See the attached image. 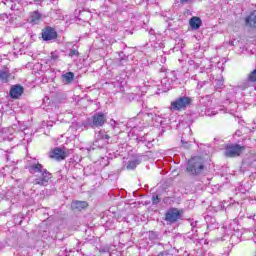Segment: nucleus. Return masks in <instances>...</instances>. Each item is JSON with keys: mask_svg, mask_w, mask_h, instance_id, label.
<instances>
[{"mask_svg": "<svg viewBox=\"0 0 256 256\" xmlns=\"http://www.w3.org/2000/svg\"><path fill=\"white\" fill-rule=\"evenodd\" d=\"M179 219H181V212L177 208H172L166 213L168 223H176Z\"/></svg>", "mask_w": 256, "mask_h": 256, "instance_id": "obj_7", "label": "nucleus"}, {"mask_svg": "<svg viewBox=\"0 0 256 256\" xmlns=\"http://www.w3.org/2000/svg\"><path fill=\"white\" fill-rule=\"evenodd\" d=\"M3 138L0 137V141L2 140Z\"/></svg>", "mask_w": 256, "mask_h": 256, "instance_id": "obj_30", "label": "nucleus"}, {"mask_svg": "<svg viewBox=\"0 0 256 256\" xmlns=\"http://www.w3.org/2000/svg\"><path fill=\"white\" fill-rule=\"evenodd\" d=\"M88 205L89 204L86 201H74L72 203L73 209H79V211H81V209L87 208Z\"/></svg>", "mask_w": 256, "mask_h": 256, "instance_id": "obj_15", "label": "nucleus"}, {"mask_svg": "<svg viewBox=\"0 0 256 256\" xmlns=\"http://www.w3.org/2000/svg\"><path fill=\"white\" fill-rule=\"evenodd\" d=\"M10 77H11V72L9 71V68H5V69L0 70V81H1V83H8Z\"/></svg>", "mask_w": 256, "mask_h": 256, "instance_id": "obj_12", "label": "nucleus"}, {"mask_svg": "<svg viewBox=\"0 0 256 256\" xmlns=\"http://www.w3.org/2000/svg\"><path fill=\"white\" fill-rule=\"evenodd\" d=\"M77 56H79V51L75 49H71L69 52V57H77Z\"/></svg>", "mask_w": 256, "mask_h": 256, "instance_id": "obj_21", "label": "nucleus"}, {"mask_svg": "<svg viewBox=\"0 0 256 256\" xmlns=\"http://www.w3.org/2000/svg\"><path fill=\"white\" fill-rule=\"evenodd\" d=\"M139 165V160L128 162L127 169H135Z\"/></svg>", "mask_w": 256, "mask_h": 256, "instance_id": "obj_17", "label": "nucleus"}, {"mask_svg": "<svg viewBox=\"0 0 256 256\" xmlns=\"http://www.w3.org/2000/svg\"><path fill=\"white\" fill-rule=\"evenodd\" d=\"M50 57L52 61H59V52L58 51L52 52Z\"/></svg>", "mask_w": 256, "mask_h": 256, "instance_id": "obj_19", "label": "nucleus"}, {"mask_svg": "<svg viewBox=\"0 0 256 256\" xmlns=\"http://www.w3.org/2000/svg\"><path fill=\"white\" fill-rule=\"evenodd\" d=\"M191 105V98L189 97H180L175 101L171 102L170 109L171 111H181L182 109H186Z\"/></svg>", "mask_w": 256, "mask_h": 256, "instance_id": "obj_3", "label": "nucleus"}, {"mask_svg": "<svg viewBox=\"0 0 256 256\" xmlns=\"http://www.w3.org/2000/svg\"><path fill=\"white\" fill-rule=\"evenodd\" d=\"M189 23L192 29H199V27H201L202 22L199 17H192Z\"/></svg>", "mask_w": 256, "mask_h": 256, "instance_id": "obj_16", "label": "nucleus"}, {"mask_svg": "<svg viewBox=\"0 0 256 256\" xmlns=\"http://www.w3.org/2000/svg\"><path fill=\"white\" fill-rule=\"evenodd\" d=\"M28 21L32 25H39V23H41V21H43V14H41V12H39V10L33 11L30 13Z\"/></svg>", "mask_w": 256, "mask_h": 256, "instance_id": "obj_10", "label": "nucleus"}, {"mask_svg": "<svg viewBox=\"0 0 256 256\" xmlns=\"http://www.w3.org/2000/svg\"><path fill=\"white\" fill-rule=\"evenodd\" d=\"M24 88L23 86L17 84L11 87L10 97L11 99H19L23 95Z\"/></svg>", "mask_w": 256, "mask_h": 256, "instance_id": "obj_11", "label": "nucleus"}, {"mask_svg": "<svg viewBox=\"0 0 256 256\" xmlns=\"http://www.w3.org/2000/svg\"><path fill=\"white\" fill-rule=\"evenodd\" d=\"M181 143H182V145H184V147H189V142H185V140H181Z\"/></svg>", "mask_w": 256, "mask_h": 256, "instance_id": "obj_26", "label": "nucleus"}, {"mask_svg": "<svg viewBox=\"0 0 256 256\" xmlns=\"http://www.w3.org/2000/svg\"><path fill=\"white\" fill-rule=\"evenodd\" d=\"M190 225L192 227V233H197V229H195L197 227V221H192Z\"/></svg>", "mask_w": 256, "mask_h": 256, "instance_id": "obj_22", "label": "nucleus"}, {"mask_svg": "<svg viewBox=\"0 0 256 256\" xmlns=\"http://www.w3.org/2000/svg\"><path fill=\"white\" fill-rule=\"evenodd\" d=\"M211 115H217V112H212Z\"/></svg>", "mask_w": 256, "mask_h": 256, "instance_id": "obj_29", "label": "nucleus"}, {"mask_svg": "<svg viewBox=\"0 0 256 256\" xmlns=\"http://www.w3.org/2000/svg\"><path fill=\"white\" fill-rule=\"evenodd\" d=\"M245 147L239 145V144H232L228 145L225 150V156L226 157H239L241 153H243V150Z\"/></svg>", "mask_w": 256, "mask_h": 256, "instance_id": "obj_4", "label": "nucleus"}, {"mask_svg": "<svg viewBox=\"0 0 256 256\" xmlns=\"http://www.w3.org/2000/svg\"><path fill=\"white\" fill-rule=\"evenodd\" d=\"M152 203H153V205H157V203H159V196H153Z\"/></svg>", "mask_w": 256, "mask_h": 256, "instance_id": "obj_24", "label": "nucleus"}, {"mask_svg": "<svg viewBox=\"0 0 256 256\" xmlns=\"http://www.w3.org/2000/svg\"><path fill=\"white\" fill-rule=\"evenodd\" d=\"M109 139V135L103 132H98L96 135V140L93 143V149H103V147L107 145V141H109Z\"/></svg>", "mask_w": 256, "mask_h": 256, "instance_id": "obj_5", "label": "nucleus"}, {"mask_svg": "<svg viewBox=\"0 0 256 256\" xmlns=\"http://www.w3.org/2000/svg\"><path fill=\"white\" fill-rule=\"evenodd\" d=\"M28 171L35 177L33 180L34 185H40V187H47L53 177V175L39 163L30 165Z\"/></svg>", "mask_w": 256, "mask_h": 256, "instance_id": "obj_1", "label": "nucleus"}, {"mask_svg": "<svg viewBox=\"0 0 256 256\" xmlns=\"http://www.w3.org/2000/svg\"><path fill=\"white\" fill-rule=\"evenodd\" d=\"M43 0H33L34 3H41Z\"/></svg>", "mask_w": 256, "mask_h": 256, "instance_id": "obj_28", "label": "nucleus"}, {"mask_svg": "<svg viewBox=\"0 0 256 256\" xmlns=\"http://www.w3.org/2000/svg\"><path fill=\"white\" fill-rule=\"evenodd\" d=\"M249 87V82H243L242 84H240V89H242V91H245V89H247Z\"/></svg>", "mask_w": 256, "mask_h": 256, "instance_id": "obj_23", "label": "nucleus"}, {"mask_svg": "<svg viewBox=\"0 0 256 256\" xmlns=\"http://www.w3.org/2000/svg\"><path fill=\"white\" fill-rule=\"evenodd\" d=\"M42 39L44 41H53L57 39V31L51 27H47L42 31Z\"/></svg>", "mask_w": 256, "mask_h": 256, "instance_id": "obj_9", "label": "nucleus"}, {"mask_svg": "<svg viewBox=\"0 0 256 256\" xmlns=\"http://www.w3.org/2000/svg\"><path fill=\"white\" fill-rule=\"evenodd\" d=\"M105 121H107V118L105 117V114L103 113H96L92 116V122L90 123L91 127H103L105 125Z\"/></svg>", "mask_w": 256, "mask_h": 256, "instance_id": "obj_6", "label": "nucleus"}, {"mask_svg": "<svg viewBox=\"0 0 256 256\" xmlns=\"http://www.w3.org/2000/svg\"><path fill=\"white\" fill-rule=\"evenodd\" d=\"M4 5H6V7H10L13 10H15V8L17 7L12 0H6L4 2Z\"/></svg>", "mask_w": 256, "mask_h": 256, "instance_id": "obj_18", "label": "nucleus"}, {"mask_svg": "<svg viewBox=\"0 0 256 256\" xmlns=\"http://www.w3.org/2000/svg\"><path fill=\"white\" fill-rule=\"evenodd\" d=\"M119 125H121V123L115 121V120H110V126L112 127V129H119Z\"/></svg>", "mask_w": 256, "mask_h": 256, "instance_id": "obj_20", "label": "nucleus"}, {"mask_svg": "<svg viewBox=\"0 0 256 256\" xmlns=\"http://www.w3.org/2000/svg\"><path fill=\"white\" fill-rule=\"evenodd\" d=\"M204 86H205V82H198L197 89H203Z\"/></svg>", "mask_w": 256, "mask_h": 256, "instance_id": "obj_25", "label": "nucleus"}, {"mask_svg": "<svg viewBox=\"0 0 256 256\" xmlns=\"http://www.w3.org/2000/svg\"><path fill=\"white\" fill-rule=\"evenodd\" d=\"M205 169V161L199 156L192 157L186 166L187 173L190 175H200Z\"/></svg>", "mask_w": 256, "mask_h": 256, "instance_id": "obj_2", "label": "nucleus"}, {"mask_svg": "<svg viewBox=\"0 0 256 256\" xmlns=\"http://www.w3.org/2000/svg\"><path fill=\"white\" fill-rule=\"evenodd\" d=\"M246 25H249V27H256V10L253 11V12L246 18Z\"/></svg>", "mask_w": 256, "mask_h": 256, "instance_id": "obj_14", "label": "nucleus"}, {"mask_svg": "<svg viewBox=\"0 0 256 256\" xmlns=\"http://www.w3.org/2000/svg\"><path fill=\"white\" fill-rule=\"evenodd\" d=\"M193 0H180V3H191Z\"/></svg>", "mask_w": 256, "mask_h": 256, "instance_id": "obj_27", "label": "nucleus"}, {"mask_svg": "<svg viewBox=\"0 0 256 256\" xmlns=\"http://www.w3.org/2000/svg\"><path fill=\"white\" fill-rule=\"evenodd\" d=\"M61 77L64 85H69L73 83V79H75V74L73 72H66L62 74Z\"/></svg>", "mask_w": 256, "mask_h": 256, "instance_id": "obj_13", "label": "nucleus"}, {"mask_svg": "<svg viewBox=\"0 0 256 256\" xmlns=\"http://www.w3.org/2000/svg\"><path fill=\"white\" fill-rule=\"evenodd\" d=\"M67 157V151L61 148H54L52 152H50V158L55 159L56 161H63Z\"/></svg>", "mask_w": 256, "mask_h": 256, "instance_id": "obj_8", "label": "nucleus"}]
</instances>
